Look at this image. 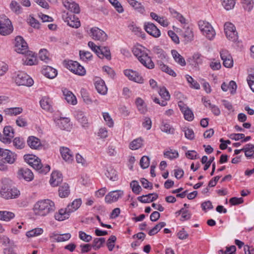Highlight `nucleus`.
Masks as SVG:
<instances>
[{"label":"nucleus","mask_w":254,"mask_h":254,"mask_svg":"<svg viewBox=\"0 0 254 254\" xmlns=\"http://www.w3.org/2000/svg\"><path fill=\"white\" fill-rule=\"evenodd\" d=\"M9 182L6 179H3L2 185L0 187V197L5 199L17 198L20 194L16 188L10 186Z\"/></svg>","instance_id":"f257e3e1"},{"label":"nucleus","mask_w":254,"mask_h":254,"mask_svg":"<svg viewBox=\"0 0 254 254\" xmlns=\"http://www.w3.org/2000/svg\"><path fill=\"white\" fill-rule=\"evenodd\" d=\"M33 209L36 215L45 216L55 210V203L50 199L41 200L35 203Z\"/></svg>","instance_id":"f03ea898"},{"label":"nucleus","mask_w":254,"mask_h":254,"mask_svg":"<svg viewBox=\"0 0 254 254\" xmlns=\"http://www.w3.org/2000/svg\"><path fill=\"white\" fill-rule=\"evenodd\" d=\"M153 51L157 56V64L158 65L159 68L162 71L167 73L173 77L176 76L175 72L163 63V61H165L166 58V56L163 50L160 49L158 46H156L153 48Z\"/></svg>","instance_id":"7ed1b4c3"},{"label":"nucleus","mask_w":254,"mask_h":254,"mask_svg":"<svg viewBox=\"0 0 254 254\" xmlns=\"http://www.w3.org/2000/svg\"><path fill=\"white\" fill-rule=\"evenodd\" d=\"M132 52L134 55L144 66L148 69L154 68V64L146 52L138 47L134 48Z\"/></svg>","instance_id":"20e7f679"},{"label":"nucleus","mask_w":254,"mask_h":254,"mask_svg":"<svg viewBox=\"0 0 254 254\" xmlns=\"http://www.w3.org/2000/svg\"><path fill=\"white\" fill-rule=\"evenodd\" d=\"M199 28L207 38L211 40L215 35V32L212 26L205 21L200 20L198 22Z\"/></svg>","instance_id":"39448f33"},{"label":"nucleus","mask_w":254,"mask_h":254,"mask_svg":"<svg viewBox=\"0 0 254 254\" xmlns=\"http://www.w3.org/2000/svg\"><path fill=\"white\" fill-rule=\"evenodd\" d=\"M14 80L18 86H31L34 83L33 80L28 75L22 72L18 73Z\"/></svg>","instance_id":"423d86ee"},{"label":"nucleus","mask_w":254,"mask_h":254,"mask_svg":"<svg viewBox=\"0 0 254 254\" xmlns=\"http://www.w3.org/2000/svg\"><path fill=\"white\" fill-rule=\"evenodd\" d=\"M66 67L73 73L80 75H84L86 70L79 64L75 61H69L65 64Z\"/></svg>","instance_id":"0eeeda50"},{"label":"nucleus","mask_w":254,"mask_h":254,"mask_svg":"<svg viewBox=\"0 0 254 254\" xmlns=\"http://www.w3.org/2000/svg\"><path fill=\"white\" fill-rule=\"evenodd\" d=\"M224 27L227 38L230 41H236L238 36L235 26L232 23L226 22Z\"/></svg>","instance_id":"6e6552de"},{"label":"nucleus","mask_w":254,"mask_h":254,"mask_svg":"<svg viewBox=\"0 0 254 254\" xmlns=\"http://www.w3.org/2000/svg\"><path fill=\"white\" fill-rule=\"evenodd\" d=\"M15 51L18 53L26 54L28 51V45L23 38L20 36H18L15 38Z\"/></svg>","instance_id":"1a4fd4ad"},{"label":"nucleus","mask_w":254,"mask_h":254,"mask_svg":"<svg viewBox=\"0 0 254 254\" xmlns=\"http://www.w3.org/2000/svg\"><path fill=\"white\" fill-rule=\"evenodd\" d=\"M90 36L95 40L105 41L107 39L106 33L98 27H95L91 28Z\"/></svg>","instance_id":"9d476101"},{"label":"nucleus","mask_w":254,"mask_h":254,"mask_svg":"<svg viewBox=\"0 0 254 254\" xmlns=\"http://www.w3.org/2000/svg\"><path fill=\"white\" fill-rule=\"evenodd\" d=\"M13 31L11 21L8 19L0 20V34L6 36L10 34Z\"/></svg>","instance_id":"9b49d317"},{"label":"nucleus","mask_w":254,"mask_h":254,"mask_svg":"<svg viewBox=\"0 0 254 254\" xmlns=\"http://www.w3.org/2000/svg\"><path fill=\"white\" fill-rule=\"evenodd\" d=\"M220 57L223 61V64L224 66L230 68L233 65V60L232 57L228 51L222 50L220 51Z\"/></svg>","instance_id":"f8f14e48"},{"label":"nucleus","mask_w":254,"mask_h":254,"mask_svg":"<svg viewBox=\"0 0 254 254\" xmlns=\"http://www.w3.org/2000/svg\"><path fill=\"white\" fill-rule=\"evenodd\" d=\"M124 194V192L121 190H117L110 192L105 197V201L107 203H112L117 201L119 198L121 197Z\"/></svg>","instance_id":"ddd939ff"},{"label":"nucleus","mask_w":254,"mask_h":254,"mask_svg":"<svg viewBox=\"0 0 254 254\" xmlns=\"http://www.w3.org/2000/svg\"><path fill=\"white\" fill-rule=\"evenodd\" d=\"M124 74L130 80L139 83H143V79L142 76L135 71L131 69H126L124 70Z\"/></svg>","instance_id":"4468645a"},{"label":"nucleus","mask_w":254,"mask_h":254,"mask_svg":"<svg viewBox=\"0 0 254 254\" xmlns=\"http://www.w3.org/2000/svg\"><path fill=\"white\" fill-rule=\"evenodd\" d=\"M60 153L62 158L68 163H71L73 160V154L72 152L66 147H61Z\"/></svg>","instance_id":"2eb2a0df"},{"label":"nucleus","mask_w":254,"mask_h":254,"mask_svg":"<svg viewBox=\"0 0 254 254\" xmlns=\"http://www.w3.org/2000/svg\"><path fill=\"white\" fill-rule=\"evenodd\" d=\"M1 157L5 162L9 164H12L16 161L17 155L9 150L5 149L1 154Z\"/></svg>","instance_id":"dca6fc26"},{"label":"nucleus","mask_w":254,"mask_h":254,"mask_svg":"<svg viewBox=\"0 0 254 254\" xmlns=\"http://www.w3.org/2000/svg\"><path fill=\"white\" fill-rule=\"evenodd\" d=\"M18 176L20 179H23L28 182L32 181L34 178V175L32 171L26 168L20 169L18 172Z\"/></svg>","instance_id":"f3484780"},{"label":"nucleus","mask_w":254,"mask_h":254,"mask_svg":"<svg viewBox=\"0 0 254 254\" xmlns=\"http://www.w3.org/2000/svg\"><path fill=\"white\" fill-rule=\"evenodd\" d=\"M144 29L147 33L154 37L157 38L160 36L161 33L160 30L152 23L145 24Z\"/></svg>","instance_id":"a211bd4d"},{"label":"nucleus","mask_w":254,"mask_h":254,"mask_svg":"<svg viewBox=\"0 0 254 254\" xmlns=\"http://www.w3.org/2000/svg\"><path fill=\"white\" fill-rule=\"evenodd\" d=\"M30 166H31L34 169L36 170L40 173L46 174L49 172L50 170V167L48 165H46L45 167L43 166L41 163V160L39 158L37 160H36V161L34 162V163H32L31 162Z\"/></svg>","instance_id":"6ab92c4d"},{"label":"nucleus","mask_w":254,"mask_h":254,"mask_svg":"<svg viewBox=\"0 0 254 254\" xmlns=\"http://www.w3.org/2000/svg\"><path fill=\"white\" fill-rule=\"evenodd\" d=\"M42 74L46 77L53 79L57 75V70L50 66H44L42 69Z\"/></svg>","instance_id":"aec40b11"},{"label":"nucleus","mask_w":254,"mask_h":254,"mask_svg":"<svg viewBox=\"0 0 254 254\" xmlns=\"http://www.w3.org/2000/svg\"><path fill=\"white\" fill-rule=\"evenodd\" d=\"M63 3L64 6L70 11L75 13L80 12L79 5L75 2L65 0L63 1Z\"/></svg>","instance_id":"412c9836"},{"label":"nucleus","mask_w":254,"mask_h":254,"mask_svg":"<svg viewBox=\"0 0 254 254\" xmlns=\"http://www.w3.org/2000/svg\"><path fill=\"white\" fill-rule=\"evenodd\" d=\"M62 181V175L60 172L55 171L52 173L50 183L53 187H56L58 186Z\"/></svg>","instance_id":"4be33fe9"},{"label":"nucleus","mask_w":254,"mask_h":254,"mask_svg":"<svg viewBox=\"0 0 254 254\" xmlns=\"http://www.w3.org/2000/svg\"><path fill=\"white\" fill-rule=\"evenodd\" d=\"M70 214V213L66 208L65 209L61 208L55 214V218L57 220L62 221L67 219Z\"/></svg>","instance_id":"5701e85b"},{"label":"nucleus","mask_w":254,"mask_h":254,"mask_svg":"<svg viewBox=\"0 0 254 254\" xmlns=\"http://www.w3.org/2000/svg\"><path fill=\"white\" fill-rule=\"evenodd\" d=\"M25 60H23L24 64L29 65H32L37 64V60L34 53L31 51H28L26 54Z\"/></svg>","instance_id":"b1692460"},{"label":"nucleus","mask_w":254,"mask_h":254,"mask_svg":"<svg viewBox=\"0 0 254 254\" xmlns=\"http://www.w3.org/2000/svg\"><path fill=\"white\" fill-rule=\"evenodd\" d=\"M27 142L29 146L32 149H37L42 146L40 140L34 136H29Z\"/></svg>","instance_id":"393cba45"},{"label":"nucleus","mask_w":254,"mask_h":254,"mask_svg":"<svg viewBox=\"0 0 254 254\" xmlns=\"http://www.w3.org/2000/svg\"><path fill=\"white\" fill-rule=\"evenodd\" d=\"M95 86L98 92L102 95H105L107 92V87L105 82L99 78L95 83Z\"/></svg>","instance_id":"a878e982"},{"label":"nucleus","mask_w":254,"mask_h":254,"mask_svg":"<svg viewBox=\"0 0 254 254\" xmlns=\"http://www.w3.org/2000/svg\"><path fill=\"white\" fill-rule=\"evenodd\" d=\"M71 237L69 233H65L64 234H58L56 233H53L50 235V238L54 239L58 242H62L67 241Z\"/></svg>","instance_id":"bb28decb"},{"label":"nucleus","mask_w":254,"mask_h":254,"mask_svg":"<svg viewBox=\"0 0 254 254\" xmlns=\"http://www.w3.org/2000/svg\"><path fill=\"white\" fill-rule=\"evenodd\" d=\"M41 107L45 110L52 112V102L50 98L47 97H44L40 100V102Z\"/></svg>","instance_id":"cd10ccee"},{"label":"nucleus","mask_w":254,"mask_h":254,"mask_svg":"<svg viewBox=\"0 0 254 254\" xmlns=\"http://www.w3.org/2000/svg\"><path fill=\"white\" fill-rule=\"evenodd\" d=\"M63 94L66 101L69 104L75 105L77 103V100L75 96L70 91L66 89L63 90Z\"/></svg>","instance_id":"c85d7f7f"},{"label":"nucleus","mask_w":254,"mask_h":254,"mask_svg":"<svg viewBox=\"0 0 254 254\" xmlns=\"http://www.w3.org/2000/svg\"><path fill=\"white\" fill-rule=\"evenodd\" d=\"M82 201L80 198H77L74 200L72 202L67 205L66 207L68 212L71 214V213L75 211L81 206Z\"/></svg>","instance_id":"c756f323"},{"label":"nucleus","mask_w":254,"mask_h":254,"mask_svg":"<svg viewBox=\"0 0 254 254\" xmlns=\"http://www.w3.org/2000/svg\"><path fill=\"white\" fill-rule=\"evenodd\" d=\"M171 53L174 59L178 64L183 66L186 65L184 58L176 50H172Z\"/></svg>","instance_id":"7c9ffc66"},{"label":"nucleus","mask_w":254,"mask_h":254,"mask_svg":"<svg viewBox=\"0 0 254 254\" xmlns=\"http://www.w3.org/2000/svg\"><path fill=\"white\" fill-rule=\"evenodd\" d=\"M135 104L137 108L138 111L141 114H145L147 110L146 105H145L144 101L139 97L136 98L135 100Z\"/></svg>","instance_id":"2f4dec72"},{"label":"nucleus","mask_w":254,"mask_h":254,"mask_svg":"<svg viewBox=\"0 0 254 254\" xmlns=\"http://www.w3.org/2000/svg\"><path fill=\"white\" fill-rule=\"evenodd\" d=\"M99 54L97 56L100 58H105L108 60L111 59V53L109 48L107 47H100V51H99Z\"/></svg>","instance_id":"473e14b6"},{"label":"nucleus","mask_w":254,"mask_h":254,"mask_svg":"<svg viewBox=\"0 0 254 254\" xmlns=\"http://www.w3.org/2000/svg\"><path fill=\"white\" fill-rule=\"evenodd\" d=\"M22 111L23 109L21 107L6 108L4 110L5 115L8 116H17L21 114Z\"/></svg>","instance_id":"72a5a7b5"},{"label":"nucleus","mask_w":254,"mask_h":254,"mask_svg":"<svg viewBox=\"0 0 254 254\" xmlns=\"http://www.w3.org/2000/svg\"><path fill=\"white\" fill-rule=\"evenodd\" d=\"M58 124L64 130H68L70 128V120L67 118H61L59 120Z\"/></svg>","instance_id":"f704fd0d"},{"label":"nucleus","mask_w":254,"mask_h":254,"mask_svg":"<svg viewBox=\"0 0 254 254\" xmlns=\"http://www.w3.org/2000/svg\"><path fill=\"white\" fill-rule=\"evenodd\" d=\"M70 193L69 187L67 184L64 183L59 188V193L61 197H67Z\"/></svg>","instance_id":"c9c22d12"},{"label":"nucleus","mask_w":254,"mask_h":254,"mask_svg":"<svg viewBox=\"0 0 254 254\" xmlns=\"http://www.w3.org/2000/svg\"><path fill=\"white\" fill-rule=\"evenodd\" d=\"M15 216L12 212L7 211H0V220L4 221H9Z\"/></svg>","instance_id":"e433bc0d"},{"label":"nucleus","mask_w":254,"mask_h":254,"mask_svg":"<svg viewBox=\"0 0 254 254\" xmlns=\"http://www.w3.org/2000/svg\"><path fill=\"white\" fill-rule=\"evenodd\" d=\"M127 1L130 5L140 13H143L145 11L144 7L141 3L135 0H127Z\"/></svg>","instance_id":"4c0bfd02"},{"label":"nucleus","mask_w":254,"mask_h":254,"mask_svg":"<svg viewBox=\"0 0 254 254\" xmlns=\"http://www.w3.org/2000/svg\"><path fill=\"white\" fill-rule=\"evenodd\" d=\"M143 144V139L141 137L137 138L131 141L129 148L131 150H136L140 148Z\"/></svg>","instance_id":"58836bf2"},{"label":"nucleus","mask_w":254,"mask_h":254,"mask_svg":"<svg viewBox=\"0 0 254 254\" xmlns=\"http://www.w3.org/2000/svg\"><path fill=\"white\" fill-rule=\"evenodd\" d=\"M66 22L69 26L73 28H77L80 26V21L78 18H76L74 16L72 17V19L71 17H67Z\"/></svg>","instance_id":"ea45409f"},{"label":"nucleus","mask_w":254,"mask_h":254,"mask_svg":"<svg viewBox=\"0 0 254 254\" xmlns=\"http://www.w3.org/2000/svg\"><path fill=\"white\" fill-rule=\"evenodd\" d=\"M76 118L82 125V126L85 127L87 125L88 120L83 112L80 111H77L76 114Z\"/></svg>","instance_id":"a19ab883"},{"label":"nucleus","mask_w":254,"mask_h":254,"mask_svg":"<svg viewBox=\"0 0 254 254\" xmlns=\"http://www.w3.org/2000/svg\"><path fill=\"white\" fill-rule=\"evenodd\" d=\"M165 226L166 223L164 222L159 223L148 232V235L150 236L154 235Z\"/></svg>","instance_id":"79ce46f5"},{"label":"nucleus","mask_w":254,"mask_h":254,"mask_svg":"<svg viewBox=\"0 0 254 254\" xmlns=\"http://www.w3.org/2000/svg\"><path fill=\"white\" fill-rule=\"evenodd\" d=\"M105 242L104 238H95L93 242L92 247L95 250L99 249Z\"/></svg>","instance_id":"37998d69"},{"label":"nucleus","mask_w":254,"mask_h":254,"mask_svg":"<svg viewBox=\"0 0 254 254\" xmlns=\"http://www.w3.org/2000/svg\"><path fill=\"white\" fill-rule=\"evenodd\" d=\"M9 6L11 10L16 14H19L21 12L22 8L17 1L12 0Z\"/></svg>","instance_id":"c03bdc74"},{"label":"nucleus","mask_w":254,"mask_h":254,"mask_svg":"<svg viewBox=\"0 0 254 254\" xmlns=\"http://www.w3.org/2000/svg\"><path fill=\"white\" fill-rule=\"evenodd\" d=\"M43 232V230L42 228H37L27 232L26 235L28 237H33L42 234Z\"/></svg>","instance_id":"a18cd8bd"},{"label":"nucleus","mask_w":254,"mask_h":254,"mask_svg":"<svg viewBox=\"0 0 254 254\" xmlns=\"http://www.w3.org/2000/svg\"><path fill=\"white\" fill-rule=\"evenodd\" d=\"M13 145L19 149H21L25 146L24 141L23 138L19 137H15L13 140Z\"/></svg>","instance_id":"49530a36"},{"label":"nucleus","mask_w":254,"mask_h":254,"mask_svg":"<svg viewBox=\"0 0 254 254\" xmlns=\"http://www.w3.org/2000/svg\"><path fill=\"white\" fill-rule=\"evenodd\" d=\"M241 2L245 10L251 11L254 7V0H241Z\"/></svg>","instance_id":"de8ad7c7"},{"label":"nucleus","mask_w":254,"mask_h":254,"mask_svg":"<svg viewBox=\"0 0 254 254\" xmlns=\"http://www.w3.org/2000/svg\"><path fill=\"white\" fill-rule=\"evenodd\" d=\"M161 129L167 133L173 134L174 131V129L169 124L164 122L162 123Z\"/></svg>","instance_id":"09e8293b"},{"label":"nucleus","mask_w":254,"mask_h":254,"mask_svg":"<svg viewBox=\"0 0 254 254\" xmlns=\"http://www.w3.org/2000/svg\"><path fill=\"white\" fill-rule=\"evenodd\" d=\"M186 77L190 87L195 89H199L200 88L199 83L196 81L194 80L191 76L189 75H187Z\"/></svg>","instance_id":"8fccbe9b"},{"label":"nucleus","mask_w":254,"mask_h":254,"mask_svg":"<svg viewBox=\"0 0 254 254\" xmlns=\"http://www.w3.org/2000/svg\"><path fill=\"white\" fill-rule=\"evenodd\" d=\"M3 135L12 138L14 136V131L11 126H5L3 130Z\"/></svg>","instance_id":"3c124183"},{"label":"nucleus","mask_w":254,"mask_h":254,"mask_svg":"<svg viewBox=\"0 0 254 254\" xmlns=\"http://www.w3.org/2000/svg\"><path fill=\"white\" fill-rule=\"evenodd\" d=\"M235 4V0H223L222 5L227 10L232 9L234 8Z\"/></svg>","instance_id":"603ef678"},{"label":"nucleus","mask_w":254,"mask_h":254,"mask_svg":"<svg viewBox=\"0 0 254 254\" xmlns=\"http://www.w3.org/2000/svg\"><path fill=\"white\" fill-rule=\"evenodd\" d=\"M130 186L132 191L137 194H139L142 190L138 183L136 181H132L130 184Z\"/></svg>","instance_id":"864d4df0"},{"label":"nucleus","mask_w":254,"mask_h":254,"mask_svg":"<svg viewBox=\"0 0 254 254\" xmlns=\"http://www.w3.org/2000/svg\"><path fill=\"white\" fill-rule=\"evenodd\" d=\"M39 58L41 60L47 63L50 59L49 58V53L46 49L41 50L39 53Z\"/></svg>","instance_id":"5fc2aeb1"},{"label":"nucleus","mask_w":254,"mask_h":254,"mask_svg":"<svg viewBox=\"0 0 254 254\" xmlns=\"http://www.w3.org/2000/svg\"><path fill=\"white\" fill-rule=\"evenodd\" d=\"M185 119L188 121H191L193 120L194 116L192 111L188 108L183 112Z\"/></svg>","instance_id":"6e6d98bb"},{"label":"nucleus","mask_w":254,"mask_h":254,"mask_svg":"<svg viewBox=\"0 0 254 254\" xmlns=\"http://www.w3.org/2000/svg\"><path fill=\"white\" fill-rule=\"evenodd\" d=\"M159 94L166 101L169 100L170 98V95L168 91L164 87H163L160 89Z\"/></svg>","instance_id":"4d7b16f0"},{"label":"nucleus","mask_w":254,"mask_h":254,"mask_svg":"<svg viewBox=\"0 0 254 254\" xmlns=\"http://www.w3.org/2000/svg\"><path fill=\"white\" fill-rule=\"evenodd\" d=\"M164 155L165 157L168 158L170 159H173L178 158L179 153L177 151L171 150L170 151L165 152Z\"/></svg>","instance_id":"13d9d810"},{"label":"nucleus","mask_w":254,"mask_h":254,"mask_svg":"<svg viewBox=\"0 0 254 254\" xmlns=\"http://www.w3.org/2000/svg\"><path fill=\"white\" fill-rule=\"evenodd\" d=\"M105 175L107 177L113 181H115L117 179V172L113 169L107 170Z\"/></svg>","instance_id":"bf43d9fd"},{"label":"nucleus","mask_w":254,"mask_h":254,"mask_svg":"<svg viewBox=\"0 0 254 254\" xmlns=\"http://www.w3.org/2000/svg\"><path fill=\"white\" fill-rule=\"evenodd\" d=\"M183 131L185 132V137L190 140H192L194 137V134L192 129L188 127H184Z\"/></svg>","instance_id":"052dcab7"},{"label":"nucleus","mask_w":254,"mask_h":254,"mask_svg":"<svg viewBox=\"0 0 254 254\" xmlns=\"http://www.w3.org/2000/svg\"><path fill=\"white\" fill-rule=\"evenodd\" d=\"M116 239L117 238L115 236L112 235L108 240L107 245L110 251H113L115 247L114 243H115Z\"/></svg>","instance_id":"680f3d73"},{"label":"nucleus","mask_w":254,"mask_h":254,"mask_svg":"<svg viewBox=\"0 0 254 254\" xmlns=\"http://www.w3.org/2000/svg\"><path fill=\"white\" fill-rule=\"evenodd\" d=\"M150 163V159L147 156H143L140 160L141 167L146 169L148 167Z\"/></svg>","instance_id":"e2e57ef3"},{"label":"nucleus","mask_w":254,"mask_h":254,"mask_svg":"<svg viewBox=\"0 0 254 254\" xmlns=\"http://www.w3.org/2000/svg\"><path fill=\"white\" fill-rule=\"evenodd\" d=\"M242 150L245 152V155L247 158H251L252 155L248 154L249 151L254 150V145L252 144H247L245 145V147L242 148Z\"/></svg>","instance_id":"0e129e2a"},{"label":"nucleus","mask_w":254,"mask_h":254,"mask_svg":"<svg viewBox=\"0 0 254 254\" xmlns=\"http://www.w3.org/2000/svg\"><path fill=\"white\" fill-rule=\"evenodd\" d=\"M103 116L107 125L110 127H113L114 126V122L109 113H103Z\"/></svg>","instance_id":"69168bd1"},{"label":"nucleus","mask_w":254,"mask_h":254,"mask_svg":"<svg viewBox=\"0 0 254 254\" xmlns=\"http://www.w3.org/2000/svg\"><path fill=\"white\" fill-rule=\"evenodd\" d=\"M109 1L115 7L118 12L122 13L124 11L122 6L117 0H109Z\"/></svg>","instance_id":"338daca9"},{"label":"nucleus","mask_w":254,"mask_h":254,"mask_svg":"<svg viewBox=\"0 0 254 254\" xmlns=\"http://www.w3.org/2000/svg\"><path fill=\"white\" fill-rule=\"evenodd\" d=\"M79 55L80 58L83 61H85L90 60L92 57V55L90 52L84 51H80L79 52Z\"/></svg>","instance_id":"774afa93"}]
</instances>
